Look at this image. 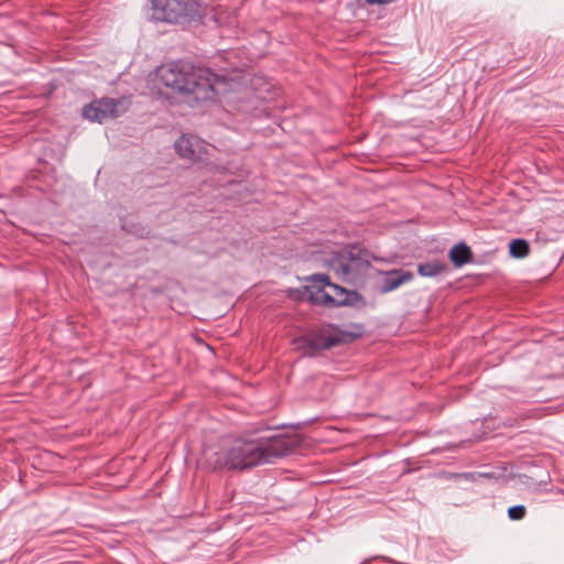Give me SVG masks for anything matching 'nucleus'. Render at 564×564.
<instances>
[{
    "instance_id": "nucleus-1",
    "label": "nucleus",
    "mask_w": 564,
    "mask_h": 564,
    "mask_svg": "<svg viewBox=\"0 0 564 564\" xmlns=\"http://www.w3.org/2000/svg\"><path fill=\"white\" fill-rule=\"evenodd\" d=\"M296 441L293 437L275 435L269 438H235L223 441L217 449L205 453L206 462L215 469L246 470L290 454Z\"/></svg>"
},
{
    "instance_id": "nucleus-2",
    "label": "nucleus",
    "mask_w": 564,
    "mask_h": 564,
    "mask_svg": "<svg viewBox=\"0 0 564 564\" xmlns=\"http://www.w3.org/2000/svg\"><path fill=\"white\" fill-rule=\"evenodd\" d=\"M161 94L181 93L192 95L195 100H210L220 93L224 84L209 69L193 67L189 64H167L160 66L153 78Z\"/></svg>"
},
{
    "instance_id": "nucleus-3",
    "label": "nucleus",
    "mask_w": 564,
    "mask_h": 564,
    "mask_svg": "<svg viewBox=\"0 0 564 564\" xmlns=\"http://www.w3.org/2000/svg\"><path fill=\"white\" fill-rule=\"evenodd\" d=\"M152 18L167 23L191 22L200 12V0H149Z\"/></svg>"
},
{
    "instance_id": "nucleus-4",
    "label": "nucleus",
    "mask_w": 564,
    "mask_h": 564,
    "mask_svg": "<svg viewBox=\"0 0 564 564\" xmlns=\"http://www.w3.org/2000/svg\"><path fill=\"white\" fill-rule=\"evenodd\" d=\"M351 339V334L340 330L333 325H327L305 335L299 339V344L302 348H305V354L313 355L317 350L330 349Z\"/></svg>"
},
{
    "instance_id": "nucleus-5",
    "label": "nucleus",
    "mask_w": 564,
    "mask_h": 564,
    "mask_svg": "<svg viewBox=\"0 0 564 564\" xmlns=\"http://www.w3.org/2000/svg\"><path fill=\"white\" fill-rule=\"evenodd\" d=\"M312 282L311 288L316 289L311 293L312 301L327 306H340L347 303L346 290L332 283L327 274H315L312 276Z\"/></svg>"
},
{
    "instance_id": "nucleus-6",
    "label": "nucleus",
    "mask_w": 564,
    "mask_h": 564,
    "mask_svg": "<svg viewBox=\"0 0 564 564\" xmlns=\"http://www.w3.org/2000/svg\"><path fill=\"white\" fill-rule=\"evenodd\" d=\"M127 109L128 102L124 98H102L100 100H95L84 107L83 116L90 121H97L101 123L108 119H113L121 116L127 111Z\"/></svg>"
},
{
    "instance_id": "nucleus-7",
    "label": "nucleus",
    "mask_w": 564,
    "mask_h": 564,
    "mask_svg": "<svg viewBox=\"0 0 564 564\" xmlns=\"http://www.w3.org/2000/svg\"><path fill=\"white\" fill-rule=\"evenodd\" d=\"M362 267L364 263L360 259L346 253L335 257L329 262V269L344 283H355Z\"/></svg>"
},
{
    "instance_id": "nucleus-8",
    "label": "nucleus",
    "mask_w": 564,
    "mask_h": 564,
    "mask_svg": "<svg viewBox=\"0 0 564 564\" xmlns=\"http://www.w3.org/2000/svg\"><path fill=\"white\" fill-rule=\"evenodd\" d=\"M177 154L189 161H200L207 151V144L195 135H182L175 142Z\"/></svg>"
},
{
    "instance_id": "nucleus-9",
    "label": "nucleus",
    "mask_w": 564,
    "mask_h": 564,
    "mask_svg": "<svg viewBox=\"0 0 564 564\" xmlns=\"http://www.w3.org/2000/svg\"><path fill=\"white\" fill-rule=\"evenodd\" d=\"M413 279V273L403 270H391L384 274V284L382 291L384 293L391 292L404 283L410 282Z\"/></svg>"
},
{
    "instance_id": "nucleus-10",
    "label": "nucleus",
    "mask_w": 564,
    "mask_h": 564,
    "mask_svg": "<svg viewBox=\"0 0 564 564\" xmlns=\"http://www.w3.org/2000/svg\"><path fill=\"white\" fill-rule=\"evenodd\" d=\"M471 250L465 243H457L449 250V259L456 267H462L471 260Z\"/></svg>"
},
{
    "instance_id": "nucleus-11",
    "label": "nucleus",
    "mask_w": 564,
    "mask_h": 564,
    "mask_svg": "<svg viewBox=\"0 0 564 564\" xmlns=\"http://www.w3.org/2000/svg\"><path fill=\"white\" fill-rule=\"evenodd\" d=\"M446 270V264L441 261H429L417 265V272L422 276H436Z\"/></svg>"
},
{
    "instance_id": "nucleus-12",
    "label": "nucleus",
    "mask_w": 564,
    "mask_h": 564,
    "mask_svg": "<svg viewBox=\"0 0 564 564\" xmlns=\"http://www.w3.org/2000/svg\"><path fill=\"white\" fill-rule=\"evenodd\" d=\"M509 252L513 258H524L530 252V247L524 239H513L509 243Z\"/></svg>"
},
{
    "instance_id": "nucleus-13",
    "label": "nucleus",
    "mask_w": 564,
    "mask_h": 564,
    "mask_svg": "<svg viewBox=\"0 0 564 564\" xmlns=\"http://www.w3.org/2000/svg\"><path fill=\"white\" fill-rule=\"evenodd\" d=\"M508 516L511 520H521L525 516V507L524 506H514L509 508Z\"/></svg>"
}]
</instances>
